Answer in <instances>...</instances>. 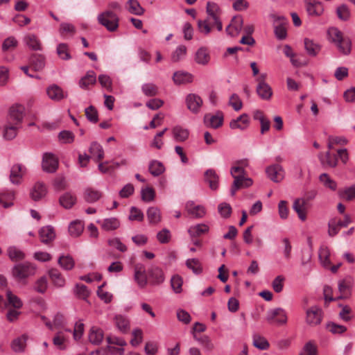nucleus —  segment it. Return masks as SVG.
Masks as SVG:
<instances>
[{"instance_id": "obj_1", "label": "nucleus", "mask_w": 355, "mask_h": 355, "mask_svg": "<svg viewBox=\"0 0 355 355\" xmlns=\"http://www.w3.org/2000/svg\"><path fill=\"white\" fill-rule=\"evenodd\" d=\"M327 37L329 41L334 44L337 50L343 55H347L351 53V39L345 36L338 28H329L327 30Z\"/></svg>"}, {"instance_id": "obj_2", "label": "nucleus", "mask_w": 355, "mask_h": 355, "mask_svg": "<svg viewBox=\"0 0 355 355\" xmlns=\"http://www.w3.org/2000/svg\"><path fill=\"white\" fill-rule=\"evenodd\" d=\"M98 23L107 31L114 32L119 28V18L112 10H105L98 15Z\"/></svg>"}, {"instance_id": "obj_3", "label": "nucleus", "mask_w": 355, "mask_h": 355, "mask_svg": "<svg viewBox=\"0 0 355 355\" xmlns=\"http://www.w3.org/2000/svg\"><path fill=\"white\" fill-rule=\"evenodd\" d=\"M267 78L266 73H261L256 79L257 82V93L263 100L268 101L272 96V90L270 86L266 82Z\"/></svg>"}, {"instance_id": "obj_4", "label": "nucleus", "mask_w": 355, "mask_h": 355, "mask_svg": "<svg viewBox=\"0 0 355 355\" xmlns=\"http://www.w3.org/2000/svg\"><path fill=\"white\" fill-rule=\"evenodd\" d=\"M322 310L317 306L308 308L306 310V324L312 327L319 325L322 320Z\"/></svg>"}, {"instance_id": "obj_5", "label": "nucleus", "mask_w": 355, "mask_h": 355, "mask_svg": "<svg viewBox=\"0 0 355 355\" xmlns=\"http://www.w3.org/2000/svg\"><path fill=\"white\" fill-rule=\"evenodd\" d=\"M266 320L270 324L284 325L286 324L288 318L286 312L282 308L270 309L267 312Z\"/></svg>"}, {"instance_id": "obj_6", "label": "nucleus", "mask_w": 355, "mask_h": 355, "mask_svg": "<svg viewBox=\"0 0 355 355\" xmlns=\"http://www.w3.org/2000/svg\"><path fill=\"white\" fill-rule=\"evenodd\" d=\"M35 268L29 263L16 265L12 269V275L18 280L27 278L34 273Z\"/></svg>"}, {"instance_id": "obj_7", "label": "nucleus", "mask_w": 355, "mask_h": 355, "mask_svg": "<svg viewBox=\"0 0 355 355\" xmlns=\"http://www.w3.org/2000/svg\"><path fill=\"white\" fill-rule=\"evenodd\" d=\"M27 168L21 164H15L11 166L9 180L13 184H21L24 176L26 174Z\"/></svg>"}, {"instance_id": "obj_8", "label": "nucleus", "mask_w": 355, "mask_h": 355, "mask_svg": "<svg viewBox=\"0 0 355 355\" xmlns=\"http://www.w3.org/2000/svg\"><path fill=\"white\" fill-rule=\"evenodd\" d=\"M148 272L142 263H137L134 266V279L139 287L144 288L148 284Z\"/></svg>"}, {"instance_id": "obj_9", "label": "nucleus", "mask_w": 355, "mask_h": 355, "mask_svg": "<svg viewBox=\"0 0 355 355\" xmlns=\"http://www.w3.org/2000/svg\"><path fill=\"white\" fill-rule=\"evenodd\" d=\"M42 169L48 173H54L58 167V159L52 153H45L42 157Z\"/></svg>"}, {"instance_id": "obj_10", "label": "nucleus", "mask_w": 355, "mask_h": 355, "mask_svg": "<svg viewBox=\"0 0 355 355\" xmlns=\"http://www.w3.org/2000/svg\"><path fill=\"white\" fill-rule=\"evenodd\" d=\"M253 183V181L251 178H248L247 175L245 176H236L234 177V181L230 189V193L232 196H234L236 192L244 188L250 187Z\"/></svg>"}, {"instance_id": "obj_11", "label": "nucleus", "mask_w": 355, "mask_h": 355, "mask_svg": "<svg viewBox=\"0 0 355 355\" xmlns=\"http://www.w3.org/2000/svg\"><path fill=\"white\" fill-rule=\"evenodd\" d=\"M267 176L274 182H280L284 178V171L279 164H272L266 169Z\"/></svg>"}, {"instance_id": "obj_12", "label": "nucleus", "mask_w": 355, "mask_h": 355, "mask_svg": "<svg viewBox=\"0 0 355 355\" xmlns=\"http://www.w3.org/2000/svg\"><path fill=\"white\" fill-rule=\"evenodd\" d=\"M150 283L152 285H159L164 282L165 277L164 272L159 267L152 266L147 270Z\"/></svg>"}, {"instance_id": "obj_13", "label": "nucleus", "mask_w": 355, "mask_h": 355, "mask_svg": "<svg viewBox=\"0 0 355 355\" xmlns=\"http://www.w3.org/2000/svg\"><path fill=\"white\" fill-rule=\"evenodd\" d=\"M243 25V19L241 16H234L230 24L226 28V33L231 37L237 36L241 31Z\"/></svg>"}, {"instance_id": "obj_14", "label": "nucleus", "mask_w": 355, "mask_h": 355, "mask_svg": "<svg viewBox=\"0 0 355 355\" xmlns=\"http://www.w3.org/2000/svg\"><path fill=\"white\" fill-rule=\"evenodd\" d=\"M204 121L207 126L216 129L223 125V114L221 112H218L216 114H207Z\"/></svg>"}, {"instance_id": "obj_15", "label": "nucleus", "mask_w": 355, "mask_h": 355, "mask_svg": "<svg viewBox=\"0 0 355 355\" xmlns=\"http://www.w3.org/2000/svg\"><path fill=\"white\" fill-rule=\"evenodd\" d=\"M306 10L311 16L318 17L324 12L322 4L315 0H305Z\"/></svg>"}, {"instance_id": "obj_16", "label": "nucleus", "mask_w": 355, "mask_h": 355, "mask_svg": "<svg viewBox=\"0 0 355 355\" xmlns=\"http://www.w3.org/2000/svg\"><path fill=\"white\" fill-rule=\"evenodd\" d=\"M46 94L49 98L54 101H60L67 96V93L64 92L61 87L57 85H52L47 87Z\"/></svg>"}, {"instance_id": "obj_17", "label": "nucleus", "mask_w": 355, "mask_h": 355, "mask_svg": "<svg viewBox=\"0 0 355 355\" xmlns=\"http://www.w3.org/2000/svg\"><path fill=\"white\" fill-rule=\"evenodd\" d=\"M186 103L187 108L193 113H198L202 105V98L194 94H190L187 96Z\"/></svg>"}, {"instance_id": "obj_18", "label": "nucleus", "mask_w": 355, "mask_h": 355, "mask_svg": "<svg viewBox=\"0 0 355 355\" xmlns=\"http://www.w3.org/2000/svg\"><path fill=\"white\" fill-rule=\"evenodd\" d=\"M24 107L21 105H15L10 108V119L12 123L21 125L24 118Z\"/></svg>"}, {"instance_id": "obj_19", "label": "nucleus", "mask_w": 355, "mask_h": 355, "mask_svg": "<svg viewBox=\"0 0 355 355\" xmlns=\"http://www.w3.org/2000/svg\"><path fill=\"white\" fill-rule=\"evenodd\" d=\"M185 209L187 213L194 218H202L205 214V207L202 205H196L193 201L187 202Z\"/></svg>"}, {"instance_id": "obj_20", "label": "nucleus", "mask_w": 355, "mask_h": 355, "mask_svg": "<svg viewBox=\"0 0 355 355\" xmlns=\"http://www.w3.org/2000/svg\"><path fill=\"white\" fill-rule=\"evenodd\" d=\"M6 300L5 306L6 308L21 309L22 307L23 302L21 299L16 295L13 294L10 289L6 290Z\"/></svg>"}, {"instance_id": "obj_21", "label": "nucleus", "mask_w": 355, "mask_h": 355, "mask_svg": "<svg viewBox=\"0 0 355 355\" xmlns=\"http://www.w3.org/2000/svg\"><path fill=\"white\" fill-rule=\"evenodd\" d=\"M40 241L45 244L52 242L55 238L54 229L51 226H45L42 227L39 231Z\"/></svg>"}, {"instance_id": "obj_22", "label": "nucleus", "mask_w": 355, "mask_h": 355, "mask_svg": "<svg viewBox=\"0 0 355 355\" xmlns=\"http://www.w3.org/2000/svg\"><path fill=\"white\" fill-rule=\"evenodd\" d=\"M352 284V279L351 277H347L339 282L338 290L340 295L338 297V299H347L350 296Z\"/></svg>"}, {"instance_id": "obj_23", "label": "nucleus", "mask_w": 355, "mask_h": 355, "mask_svg": "<svg viewBox=\"0 0 355 355\" xmlns=\"http://www.w3.org/2000/svg\"><path fill=\"white\" fill-rule=\"evenodd\" d=\"M47 193V189L45 184L42 182H38L33 186L31 196L35 201H37L43 198Z\"/></svg>"}, {"instance_id": "obj_24", "label": "nucleus", "mask_w": 355, "mask_h": 355, "mask_svg": "<svg viewBox=\"0 0 355 355\" xmlns=\"http://www.w3.org/2000/svg\"><path fill=\"white\" fill-rule=\"evenodd\" d=\"M306 205L307 200L304 198H297L293 203V209L302 220H304L306 218Z\"/></svg>"}, {"instance_id": "obj_25", "label": "nucleus", "mask_w": 355, "mask_h": 355, "mask_svg": "<svg viewBox=\"0 0 355 355\" xmlns=\"http://www.w3.org/2000/svg\"><path fill=\"white\" fill-rule=\"evenodd\" d=\"M249 125V116L247 114H243L230 123L231 129L245 130Z\"/></svg>"}, {"instance_id": "obj_26", "label": "nucleus", "mask_w": 355, "mask_h": 355, "mask_svg": "<svg viewBox=\"0 0 355 355\" xmlns=\"http://www.w3.org/2000/svg\"><path fill=\"white\" fill-rule=\"evenodd\" d=\"M21 125L8 121L3 129V137L6 140H12L16 137Z\"/></svg>"}, {"instance_id": "obj_27", "label": "nucleus", "mask_w": 355, "mask_h": 355, "mask_svg": "<svg viewBox=\"0 0 355 355\" xmlns=\"http://www.w3.org/2000/svg\"><path fill=\"white\" fill-rule=\"evenodd\" d=\"M103 196L101 191L92 187H87L83 193V198L87 202L94 203Z\"/></svg>"}, {"instance_id": "obj_28", "label": "nucleus", "mask_w": 355, "mask_h": 355, "mask_svg": "<svg viewBox=\"0 0 355 355\" xmlns=\"http://www.w3.org/2000/svg\"><path fill=\"white\" fill-rule=\"evenodd\" d=\"M304 49L309 55L315 57L321 50V45L313 40L305 38L304 41Z\"/></svg>"}, {"instance_id": "obj_29", "label": "nucleus", "mask_w": 355, "mask_h": 355, "mask_svg": "<svg viewBox=\"0 0 355 355\" xmlns=\"http://www.w3.org/2000/svg\"><path fill=\"white\" fill-rule=\"evenodd\" d=\"M89 153L92 158L96 162H101L104 157V150L101 144L94 141L91 144Z\"/></svg>"}, {"instance_id": "obj_30", "label": "nucleus", "mask_w": 355, "mask_h": 355, "mask_svg": "<svg viewBox=\"0 0 355 355\" xmlns=\"http://www.w3.org/2000/svg\"><path fill=\"white\" fill-rule=\"evenodd\" d=\"M104 338L103 331L97 327H92L89 332V340L91 343L98 345Z\"/></svg>"}, {"instance_id": "obj_31", "label": "nucleus", "mask_w": 355, "mask_h": 355, "mask_svg": "<svg viewBox=\"0 0 355 355\" xmlns=\"http://www.w3.org/2000/svg\"><path fill=\"white\" fill-rule=\"evenodd\" d=\"M248 162L246 160H240L236 162L231 168L230 173L233 178L236 176L247 175L245 167L247 166Z\"/></svg>"}, {"instance_id": "obj_32", "label": "nucleus", "mask_w": 355, "mask_h": 355, "mask_svg": "<svg viewBox=\"0 0 355 355\" xmlns=\"http://www.w3.org/2000/svg\"><path fill=\"white\" fill-rule=\"evenodd\" d=\"M76 196L71 192L64 193L60 197L59 202L65 209H71L76 203Z\"/></svg>"}, {"instance_id": "obj_33", "label": "nucleus", "mask_w": 355, "mask_h": 355, "mask_svg": "<svg viewBox=\"0 0 355 355\" xmlns=\"http://www.w3.org/2000/svg\"><path fill=\"white\" fill-rule=\"evenodd\" d=\"M49 275L52 283L56 287H62L65 284V279L61 272L57 268H51L49 271Z\"/></svg>"}, {"instance_id": "obj_34", "label": "nucleus", "mask_w": 355, "mask_h": 355, "mask_svg": "<svg viewBox=\"0 0 355 355\" xmlns=\"http://www.w3.org/2000/svg\"><path fill=\"white\" fill-rule=\"evenodd\" d=\"M29 64L34 71H40L45 66L44 57L41 54H33L30 58Z\"/></svg>"}, {"instance_id": "obj_35", "label": "nucleus", "mask_w": 355, "mask_h": 355, "mask_svg": "<svg viewBox=\"0 0 355 355\" xmlns=\"http://www.w3.org/2000/svg\"><path fill=\"white\" fill-rule=\"evenodd\" d=\"M205 181L208 182L209 187L212 190H216L218 187V176L213 169H208L205 173Z\"/></svg>"}, {"instance_id": "obj_36", "label": "nucleus", "mask_w": 355, "mask_h": 355, "mask_svg": "<svg viewBox=\"0 0 355 355\" xmlns=\"http://www.w3.org/2000/svg\"><path fill=\"white\" fill-rule=\"evenodd\" d=\"M24 42L26 45L34 51H41L42 49V44L39 38L34 34H28L24 37Z\"/></svg>"}, {"instance_id": "obj_37", "label": "nucleus", "mask_w": 355, "mask_h": 355, "mask_svg": "<svg viewBox=\"0 0 355 355\" xmlns=\"http://www.w3.org/2000/svg\"><path fill=\"white\" fill-rule=\"evenodd\" d=\"M173 80L176 85H182L192 82L193 77L187 72L180 71L174 73Z\"/></svg>"}, {"instance_id": "obj_38", "label": "nucleus", "mask_w": 355, "mask_h": 355, "mask_svg": "<svg viewBox=\"0 0 355 355\" xmlns=\"http://www.w3.org/2000/svg\"><path fill=\"white\" fill-rule=\"evenodd\" d=\"M320 160L324 166L335 167L337 165L338 157L328 151L324 155L320 156Z\"/></svg>"}, {"instance_id": "obj_39", "label": "nucleus", "mask_w": 355, "mask_h": 355, "mask_svg": "<svg viewBox=\"0 0 355 355\" xmlns=\"http://www.w3.org/2000/svg\"><path fill=\"white\" fill-rule=\"evenodd\" d=\"M196 61L202 65L207 64L210 60L209 52L207 48H200L196 53Z\"/></svg>"}, {"instance_id": "obj_40", "label": "nucleus", "mask_w": 355, "mask_h": 355, "mask_svg": "<svg viewBox=\"0 0 355 355\" xmlns=\"http://www.w3.org/2000/svg\"><path fill=\"white\" fill-rule=\"evenodd\" d=\"M68 338L64 335L62 331L56 333L53 338V345L59 349L63 350L66 348Z\"/></svg>"}, {"instance_id": "obj_41", "label": "nucleus", "mask_w": 355, "mask_h": 355, "mask_svg": "<svg viewBox=\"0 0 355 355\" xmlns=\"http://www.w3.org/2000/svg\"><path fill=\"white\" fill-rule=\"evenodd\" d=\"M148 170L153 176H159L164 172L165 168L159 161L152 160L149 163Z\"/></svg>"}, {"instance_id": "obj_42", "label": "nucleus", "mask_w": 355, "mask_h": 355, "mask_svg": "<svg viewBox=\"0 0 355 355\" xmlns=\"http://www.w3.org/2000/svg\"><path fill=\"white\" fill-rule=\"evenodd\" d=\"M209 231V227L205 224H198L194 226H191L188 232L191 237L196 238L200 235L207 233Z\"/></svg>"}, {"instance_id": "obj_43", "label": "nucleus", "mask_w": 355, "mask_h": 355, "mask_svg": "<svg viewBox=\"0 0 355 355\" xmlns=\"http://www.w3.org/2000/svg\"><path fill=\"white\" fill-rule=\"evenodd\" d=\"M318 255L321 264L324 268H329L331 266L329 259L330 252L329 248L326 246H321L319 250Z\"/></svg>"}, {"instance_id": "obj_44", "label": "nucleus", "mask_w": 355, "mask_h": 355, "mask_svg": "<svg viewBox=\"0 0 355 355\" xmlns=\"http://www.w3.org/2000/svg\"><path fill=\"white\" fill-rule=\"evenodd\" d=\"M114 322L116 326V327L121 331V332H127L130 329V321L129 320L121 315H116L114 318Z\"/></svg>"}, {"instance_id": "obj_45", "label": "nucleus", "mask_w": 355, "mask_h": 355, "mask_svg": "<svg viewBox=\"0 0 355 355\" xmlns=\"http://www.w3.org/2000/svg\"><path fill=\"white\" fill-rule=\"evenodd\" d=\"M127 10L132 14L141 15L144 10L137 0H128L126 3Z\"/></svg>"}, {"instance_id": "obj_46", "label": "nucleus", "mask_w": 355, "mask_h": 355, "mask_svg": "<svg viewBox=\"0 0 355 355\" xmlns=\"http://www.w3.org/2000/svg\"><path fill=\"white\" fill-rule=\"evenodd\" d=\"M83 229V223L80 220H75L71 223L69 227V232L71 236L78 237L82 234Z\"/></svg>"}, {"instance_id": "obj_47", "label": "nucleus", "mask_w": 355, "mask_h": 355, "mask_svg": "<svg viewBox=\"0 0 355 355\" xmlns=\"http://www.w3.org/2000/svg\"><path fill=\"white\" fill-rule=\"evenodd\" d=\"M120 226L119 220L116 218L104 219L101 222V227L106 231H112L118 229Z\"/></svg>"}, {"instance_id": "obj_48", "label": "nucleus", "mask_w": 355, "mask_h": 355, "mask_svg": "<svg viewBox=\"0 0 355 355\" xmlns=\"http://www.w3.org/2000/svg\"><path fill=\"white\" fill-rule=\"evenodd\" d=\"M15 193L13 191H8L0 193V204L4 207H10L12 203V200L14 199Z\"/></svg>"}, {"instance_id": "obj_49", "label": "nucleus", "mask_w": 355, "mask_h": 355, "mask_svg": "<svg viewBox=\"0 0 355 355\" xmlns=\"http://www.w3.org/2000/svg\"><path fill=\"white\" fill-rule=\"evenodd\" d=\"M96 81L95 73L94 71H89L85 76L80 79L79 85L83 89H87L89 85L95 84Z\"/></svg>"}, {"instance_id": "obj_50", "label": "nucleus", "mask_w": 355, "mask_h": 355, "mask_svg": "<svg viewBox=\"0 0 355 355\" xmlns=\"http://www.w3.org/2000/svg\"><path fill=\"white\" fill-rule=\"evenodd\" d=\"M58 264L64 270H70L74 267V261L69 255H62L58 259Z\"/></svg>"}, {"instance_id": "obj_51", "label": "nucleus", "mask_w": 355, "mask_h": 355, "mask_svg": "<svg viewBox=\"0 0 355 355\" xmlns=\"http://www.w3.org/2000/svg\"><path fill=\"white\" fill-rule=\"evenodd\" d=\"M7 252L9 258L14 261H21L25 257L24 253L15 246L9 247Z\"/></svg>"}, {"instance_id": "obj_52", "label": "nucleus", "mask_w": 355, "mask_h": 355, "mask_svg": "<svg viewBox=\"0 0 355 355\" xmlns=\"http://www.w3.org/2000/svg\"><path fill=\"white\" fill-rule=\"evenodd\" d=\"M173 134L175 141L182 142L187 139L189 137V132L187 130L184 129L180 126H176L173 129Z\"/></svg>"}, {"instance_id": "obj_53", "label": "nucleus", "mask_w": 355, "mask_h": 355, "mask_svg": "<svg viewBox=\"0 0 355 355\" xmlns=\"http://www.w3.org/2000/svg\"><path fill=\"white\" fill-rule=\"evenodd\" d=\"M147 217L152 224L158 223L161 220V216L159 210L156 207H150L148 209Z\"/></svg>"}, {"instance_id": "obj_54", "label": "nucleus", "mask_w": 355, "mask_h": 355, "mask_svg": "<svg viewBox=\"0 0 355 355\" xmlns=\"http://www.w3.org/2000/svg\"><path fill=\"white\" fill-rule=\"evenodd\" d=\"M207 12L208 17H212L214 20L216 19V17H220V9L219 6L213 2H208L207 3Z\"/></svg>"}, {"instance_id": "obj_55", "label": "nucleus", "mask_w": 355, "mask_h": 355, "mask_svg": "<svg viewBox=\"0 0 355 355\" xmlns=\"http://www.w3.org/2000/svg\"><path fill=\"white\" fill-rule=\"evenodd\" d=\"M141 90L146 96L152 97L158 94V87L153 83L144 84Z\"/></svg>"}, {"instance_id": "obj_56", "label": "nucleus", "mask_w": 355, "mask_h": 355, "mask_svg": "<svg viewBox=\"0 0 355 355\" xmlns=\"http://www.w3.org/2000/svg\"><path fill=\"white\" fill-rule=\"evenodd\" d=\"M320 181L323 184V185L329 188L331 190H336L337 187L336 182L332 180L329 175L327 173H322L320 175Z\"/></svg>"}, {"instance_id": "obj_57", "label": "nucleus", "mask_w": 355, "mask_h": 355, "mask_svg": "<svg viewBox=\"0 0 355 355\" xmlns=\"http://www.w3.org/2000/svg\"><path fill=\"white\" fill-rule=\"evenodd\" d=\"M186 266L189 269L192 270V271L198 275L202 272V268L200 262L197 259H190L186 261Z\"/></svg>"}, {"instance_id": "obj_58", "label": "nucleus", "mask_w": 355, "mask_h": 355, "mask_svg": "<svg viewBox=\"0 0 355 355\" xmlns=\"http://www.w3.org/2000/svg\"><path fill=\"white\" fill-rule=\"evenodd\" d=\"M26 337L22 336L15 339L12 343V349L16 352H20L24 351L26 346Z\"/></svg>"}, {"instance_id": "obj_59", "label": "nucleus", "mask_w": 355, "mask_h": 355, "mask_svg": "<svg viewBox=\"0 0 355 355\" xmlns=\"http://www.w3.org/2000/svg\"><path fill=\"white\" fill-rule=\"evenodd\" d=\"M193 338L195 340L201 343L206 348V349L211 351L214 348V344L207 336L204 335L198 336L196 334H194Z\"/></svg>"}, {"instance_id": "obj_60", "label": "nucleus", "mask_w": 355, "mask_h": 355, "mask_svg": "<svg viewBox=\"0 0 355 355\" xmlns=\"http://www.w3.org/2000/svg\"><path fill=\"white\" fill-rule=\"evenodd\" d=\"M253 345L259 349H266L269 347V343L263 337L259 335H254L253 337Z\"/></svg>"}, {"instance_id": "obj_61", "label": "nucleus", "mask_w": 355, "mask_h": 355, "mask_svg": "<svg viewBox=\"0 0 355 355\" xmlns=\"http://www.w3.org/2000/svg\"><path fill=\"white\" fill-rule=\"evenodd\" d=\"M57 53L62 60H69L71 58L69 47L65 43H60L58 44L57 47Z\"/></svg>"}, {"instance_id": "obj_62", "label": "nucleus", "mask_w": 355, "mask_h": 355, "mask_svg": "<svg viewBox=\"0 0 355 355\" xmlns=\"http://www.w3.org/2000/svg\"><path fill=\"white\" fill-rule=\"evenodd\" d=\"M183 284L182 278L178 275H173L171 279V284L173 290L176 293H180L182 292V286Z\"/></svg>"}, {"instance_id": "obj_63", "label": "nucleus", "mask_w": 355, "mask_h": 355, "mask_svg": "<svg viewBox=\"0 0 355 355\" xmlns=\"http://www.w3.org/2000/svg\"><path fill=\"white\" fill-rule=\"evenodd\" d=\"M341 198L346 200H352L355 198V187H348L343 191H339Z\"/></svg>"}, {"instance_id": "obj_64", "label": "nucleus", "mask_w": 355, "mask_h": 355, "mask_svg": "<svg viewBox=\"0 0 355 355\" xmlns=\"http://www.w3.org/2000/svg\"><path fill=\"white\" fill-rule=\"evenodd\" d=\"M318 351L316 346L311 342L307 343L300 355H317Z\"/></svg>"}]
</instances>
